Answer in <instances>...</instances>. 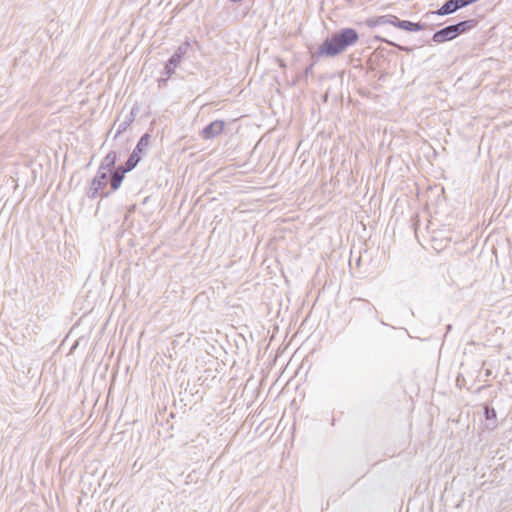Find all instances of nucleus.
I'll use <instances>...</instances> for the list:
<instances>
[{
  "label": "nucleus",
  "instance_id": "13",
  "mask_svg": "<svg viewBox=\"0 0 512 512\" xmlns=\"http://www.w3.org/2000/svg\"><path fill=\"white\" fill-rule=\"evenodd\" d=\"M149 143H150V135L146 133V134L141 136V138L138 141V143H137L135 149L133 150V152H135L138 155H140L149 146Z\"/></svg>",
  "mask_w": 512,
  "mask_h": 512
},
{
  "label": "nucleus",
  "instance_id": "9",
  "mask_svg": "<svg viewBox=\"0 0 512 512\" xmlns=\"http://www.w3.org/2000/svg\"><path fill=\"white\" fill-rule=\"evenodd\" d=\"M127 173L122 167H118L115 171H111L110 185L113 191L117 190Z\"/></svg>",
  "mask_w": 512,
  "mask_h": 512
},
{
  "label": "nucleus",
  "instance_id": "2",
  "mask_svg": "<svg viewBox=\"0 0 512 512\" xmlns=\"http://www.w3.org/2000/svg\"><path fill=\"white\" fill-rule=\"evenodd\" d=\"M108 174H109L108 172L98 169V172H97L96 176L93 178L90 188L87 192V196L89 198L94 199L100 195L99 192L104 187H106V185L108 183Z\"/></svg>",
  "mask_w": 512,
  "mask_h": 512
},
{
  "label": "nucleus",
  "instance_id": "19",
  "mask_svg": "<svg viewBox=\"0 0 512 512\" xmlns=\"http://www.w3.org/2000/svg\"><path fill=\"white\" fill-rule=\"evenodd\" d=\"M468 1H469V4L471 5V4L475 3V2H477L478 0H468Z\"/></svg>",
  "mask_w": 512,
  "mask_h": 512
},
{
  "label": "nucleus",
  "instance_id": "4",
  "mask_svg": "<svg viewBox=\"0 0 512 512\" xmlns=\"http://www.w3.org/2000/svg\"><path fill=\"white\" fill-rule=\"evenodd\" d=\"M225 123L222 120H216L201 131V137L205 140L215 138L223 132Z\"/></svg>",
  "mask_w": 512,
  "mask_h": 512
},
{
  "label": "nucleus",
  "instance_id": "15",
  "mask_svg": "<svg viewBox=\"0 0 512 512\" xmlns=\"http://www.w3.org/2000/svg\"><path fill=\"white\" fill-rule=\"evenodd\" d=\"M484 414H485L486 420L492 421L491 424L494 427L495 423H496V419H497V414H496L495 409L486 405L484 407Z\"/></svg>",
  "mask_w": 512,
  "mask_h": 512
},
{
  "label": "nucleus",
  "instance_id": "16",
  "mask_svg": "<svg viewBox=\"0 0 512 512\" xmlns=\"http://www.w3.org/2000/svg\"><path fill=\"white\" fill-rule=\"evenodd\" d=\"M386 43L389 44V45L397 47L401 51H405V52H411L412 51V49L409 48V47L400 46V45H397V44H395L394 42H391V41H386Z\"/></svg>",
  "mask_w": 512,
  "mask_h": 512
},
{
  "label": "nucleus",
  "instance_id": "3",
  "mask_svg": "<svg viewBox=\"0 0 512 512\" xmlns=\"http://www.w3.org/2000/svg\"><path fill=\"white\" fill-rule=\"evenodd\" d=\"M468 5V0H448L435 13L440 16L449 15Z\"/></svg>",
  "mask_w": 512,
  "mask_h": 512
},
{
  "label": "nucleus",
  "instance_id": "10",
  "mask_svg": "<svg viewBox=\"0 0 512 512\" xmlns=\"http://www.w3.org/2000/svg\"><path fill=\"white\" fill-rule=\"evenodd\" d=\"M116 159H117L116 152H114V151L109 152L102 160L99 170H103L108 173H111L112 169L115 166Z\"/></svg>",
  "mask_w": 512,
  "mask_h": 512
},
{
  "label": "nucleus",
  "instance_id": "23",
  "mask_svg": "<svg viewBox=\"0 0 512 512\" xmlns=\"http://www.w3.org/2000/svg\"><path fill=\"white\" fill-rule=\"evenodd\" d=\"M281 67H285V64L281 61L280 62Z\"/></svg>",
  "mask_w": 512,
  "mask_h": 512
},
{
  "label": "nucleus",
  "instance_id": "21",
  "mask_svg": "<svg viewBox=\"0 0 512 512\" xmlns=\"http://www.w3.org/2000/svg\"><path fill=\"white\" fill-rule=\"evenodd\" d=\"M108 193L101 194V197H107Z\"/></svg>",
  "mask_w": 512,
  "mask_h": 512
},
{
  "label": "nucleus",
  "instance_id": "18",
  "mask_svg": "<svg viewBox=\"0 0 512 512\" xmlns=\"http://www.w3.org/2000/svg\"><path fill=\"white\" fill-rule=\"evenodd\" d=\"M485 375H486L487 377H488V376H490V375H491V371H490L489 369H488V370H486Z\"/></svg>",
  "mask_w": 512,
  "mask_h": 512
},
{
  "label": "nucleus",
  "instance_id": "12",
  "mask_svg": "<svg viewBox=\"0 0 512 512\" xmlns=\"http://www.w3.org/2000/svg\"><path fill=\"white\" fill-rule=\"evenodd\" d=\"M188 47H189L188 43H184L183 45L179 46L178 49L175 51V53L169 59L170 64H173V66L176 67L180 63V61H181L183 55L186 53Z\"/></svg>",
  "mask_w": 512,
  "mask_h": 512
},
{
  "label": "nucleus",
  "instance_id": "7",
  "mask_svg": "<svg viewBox=\"0 0 512 512\" xmlns=\"http://www.w3.org/2000/svg\"><path fill=\"white\" fill-rule=\"evenodd\" d=\"M134 119H135L134 109H132L131 112L123 120L117 119L116 122L114 123V126L117 127L115 138H117L119 135H121L123 132H125L127 130V128L132 124Z\"/></svg>",
  "mask_w": 512,
  "mask_h": 512
},
{
  "label": "nucleus",
  "instance_id": "6",
  "mask_svg": "<svg viewBox=\"0 0 512 512\" xmlns=\"http://www.w3.org/2000/svg\"><path fill=\"white\" fill-rule=\"evenodd\" d=\"M394 27H397L399 29L409 31V32H416L421 31L424 29L425 24L422 23H414L407 20H400L397 16L395 17V23Z\"/></svg>",
  "mask_w": 512,
  "mask_h": 512
},
{
  "label": "nucleus",
  "instance_id": "8",
  "mask_svg": "<svg viewBox=\"0 0 512 512\" xmlns=\"http://www.w3.org/2000/svg\"><path fill=\"white\" fill-rule=\"evenodd\" d=\"M395 17H396L395 15H390V14L377 16V17L368 19L366 23H367V26L370 28H373V27H376L379 25H386V24H390V25L394 26Z\"/></svg>",
  "mask_w": 512,
  "mask_h": 512
},
{
  "label": "nucleus",
  "instance_id": "20",
  "mask_svg": "<svg viewBox=\"0 0 512 512\" xmlns=\"http://www.w3.org/2000/svg\"><path fill=\"white\" fill-rule=\"evenodd\" d=\"M376 39H379V40L384 41V42H386V41H387V40H385V39H381V38H379V36H376Z\"/></svg>",
  "mask_w": 512,
  "mask_h": 512
},
{
  "label": "nucleus",
  "instance_id": "22",
  "mask_svg": "<svg viewBox=\"0 0 512 512\" xmlns=\"http://www.w3.org/2000/svg\"><path fill=\"white\" fill-rule=\"evenodd\" d=\"M311 71V67L306 69V73H309Z\"/></svg>",
  "mask_w": 512,
  "mask_h": 512
},
{
  "label": "nucleus",
  "instance_id": "17",
  "mask_svg": "<svg viewBox=\"0 0 512 512\" xmlns=\"http://www.w3.org/2000/svg\"><path fill=\"white\" fill-rule=\"evenodd\" d=\"M174 69H175V67L173 66V64H170V61H168V63L165 66V72L168 77L172 75V73L174 72Z\"/></svg>",
  "mask_w": 512,
  "mask_h": 512
},
{
  "label": "nucleus",
  "instance_id": "1",
  "mask_svg": "<svg viewBox=\"0 0 512 512\" xmlns=\"http://www.w3.org/2000/svg\"><path fill=\"white\" fill-rule=\"evenodd\" d=\"M359 40L357 31L353 28H344L327 38L318 48V57H335Z\"/></svg>",
  "mask_w": 512,
  "mask_h": 512
},
{
  "label": "nucleus",
  "instance_id": "11",
  "mask_svg": "<svg viewBox=\"0 0 512 512\" xmlns=\"http://www.w3.org/2000/svg\"><path fill=\"white\" fill-rule=\"evenodd\" d=\"M477 25V20L475 19H468V20H465V21H461L457 24H454L453 27H454V30H455V34L458 36L462 33H465L471 29H473L474 27H476Z\"/></svg>",
  "mask_w": 512,
  "mask_h": 512
},
{
  "label": "nucleus",
  "instance_id": "5",
  "mask_svg": "<svg viewBox=\"0 0 512 512\" xmlns=\"http://www.w3.org/2000/svg\"><path fill=\"white\" fill-rule=\"evenodd\" d=\"M457 37L453 25L446 26L433 34L432 40L435 43H443Z\"/></svg>",
  "mask_w": 512,
  "mask_h": 512
},
{
  "label": "nucleus",
  "instance_id": "14",
  "mask_svg": "<svg viewBox=\"0 0 512 512\" xmlns=\"http://www.w3.org/2000/svg\"><path fill=\"white\" fill-rule=\"evenodd\" d=\"M140 159H141L140 155H138L135 152H132V154L129 156L128 160L126 161L125 166H123L122 168L126 172H129L137 166Z\"/></svg>",
  "mask_w": 512,
  "mask_h": 512
}]
</instances>
